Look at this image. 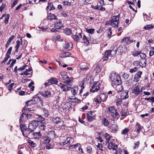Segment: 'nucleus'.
Segmentation results:
<instances>
[{
	"instance_id": "f257e3e1",
	"label": "nucleus",
	"mask_w": 154,
	"mask_h": 154,
	"mask_svg": "<svg viewBox=\"0 0 154 154\" xmlns=\"http://www.w3.org/2000/svg\"><path fill=\"white\" fill-rule=\"evenodd\" d=\"M109 77L111 80L113 82L111 84L113 87H114L115 85H119L122 83L120 77L116 72H111Z\"/></svg>"
},
{
	"instance_id": "f03ea898",
	"label": "nucleus",
	"mask_w": 154,
	"mask_h": 154,
	"mask_svg": "<svg viewBox=\"0 0 154 154\" xmlns=\"http://www.w3.org/2000/svg\"><path fill=\"white\" fill-rule=\"evenodd\" d=\"M36 118L39 120L38 127L41 130L45 131L46 128V126L45 123V119L41 115H38L36 116Z\"/></svg>"
},
{
	"instance_id": "7ed1b4c3",
	"label": "nucleus",
	"mask_w": 154,
	"mask_h": 154,
	"mask_svg": "<svg viewBox=\"0 0 154 154\" xmlns=\"http://www.w3.org/2000/svg\"><path fill=\"white\" fill-rule=\"evenodd\" d=\"M20 128L23 135L26 137H27L31 130L28 129L25 125L20 124Z\"/></svg>"
},
{
	"instance_id": "20e7f679",
	"label": "nucleus",
	"mask_w": 154,
	"mask_h": 154,
	"mask_svg": "<svg viewBox=\"0 0 154 154\" xmlns=\"http://www.w3.org/2000/svg\"><path fill=\"white\" fill-rule=\"evenodd\" d=\"M20 128L23 135L26 137H27L31 130L28 129L25 125L20 124Z\"/></svg>"
},
{
	"instance_id": "39448f33",
	"label": "nucleus",
	"mask_w": 154,
	"mask_h": 154,
	"mask_svg": "<svg viewBox=\"0 0 154 154\" xmlns=\"http://www.w3.org/2000/svg\"><path fill=\"white\" fill-rule=\"evenodd\" d=\"M108 110L109 112L111 113L112 116L114 118H117L119 115V114L118 113L117 110L115 108L114 106H110L108 108Z\"/></svg>"
},
{
	"instance_id": "423d86ee",
	"label": "nucleus",
	"mask_w": 154,
	"mask_h": 154,
	"mask_svg": "<svg viewBox=\"0 0 154 154\" xmlns=\"http://www.w3.org/2000/svg\"><path fill=\"white\" fill-rule=\"evenodd\" d=\"M141 92H142V90L141 89L140 90L139 84L137 83H136L133 86L132 93H134L137 96Z\"/></svg>"
},
{
	"instance_id": "0eeeda50",
	"label": "nucleus",
	"mask_w": 154,
	"mask_h": 154,
	"mask_svg": "<svg viewBox=\"0 0 154 154\" xmlns=\"http://www.w3.org/2000/svg\"><path fill=\"white\" fill-rule=\"evenodd\" d=\"M120 15L119 14L117 16H113L112 18V20L111 21V25L112 26V27L115 28H117L118 27V26L117 25L114 24L113 23L114 22H115L116 23H119V18L120 17Z\"/></svg>"
},
{
	"instance_id": "6e6552de",
	"label": "nucleus",
	"mask_w": 154,
	"mask_h": 154,
	"mask_svg": "<svg viewBox=\"0 0 154 154\" xmlns=\"http://www.w3.org/2000/svg\"><path fill=\"white\" fill-rule=\"evenodd\" d=\"M72 85L71 84H63L62 83H60L59 85V86L63 90V91H67L70 89L71 86Z\"/></svg>"
},
{
	"instance_id": "1a4fd4ad",
	"label": "nucleus",
	"mask_w": 154,
	"mask_h": 154,
	"mask_svg": "<svg viewBox=\"0 0 154 154\" xmlns=\"http://www.w3.org/2000/svg\"><path fill=\"white\" fill-rule=\"evenodd\" d=\"M95 114L92 111H88L87 113V118L88 121H91L95 119Z\"/></svg>"
},
{
	"instance_id": "9d476101",
	"label": "nucleus",
	"mask_w": 154,
	"mask_h": 154,
	"mask_svg": "<svg viewBox=\"0 0 154 154\" xmlns=\"http://www.w3.org/2000/svg\"><path fill=\"white\" fill-rule=\"evenodd\" d=\"M50 139L48 136H43L41 139L40 142L41 145L42 146H43L44 145L49 143L50 141Z\"/></svg>"
},
{
	"instance_id": "9b49d317",
	"label": "nucleus",
	"mask_w": 154,
	"mask_h": 154,
	"mask_svg": "<svg viewBox=\"0 0 154 154\" xmlns=\"http://www.w3.org/2000/svg\"><path fill=\"white\" fill-rule=\"evenodd\" d=\"M53 120L54 123L59 127L62 126L63 125V121L62 120L58 117L54 118Z\"/></svg>"
},
{
	"instance_id": "f8f14e48",
	"label": "nucleus",
	"mask_w": 154,
	"mask_h": 154,
	"mask_svg": "<svg viewBox=\"0 0 154 154\" xmlns=\"http://www.w3.org/2000/svg\"><path fill=\"white\" fill-rule=\"evenodd\" d=\"M113 50H108L106 51L105 53L104 56L102 58L103 61L107 60L109 57L111 55L112 52H113Z\"/></svg>"
},
{
	"instance_id": "ddd939ff",
	"label": "nucleus",
	"mask_w": 154,
	"mask_h": 154,
	"mask_svg": "<svg viewBox=\"0 0 154 154\" xmlns=\"http://www.w3.org/2000/svg\"><path fill=\"white\" fill-rule=\"evenodd\" d=\"M143 73L141 71L137 72L134 75V81L135 82H138L139 81V79L141 77V75Z\"/></svg>"
},
{
	"instance_id": "4468645a",
	"label": "nucleus",
	"mask_w": 154,
	"mask_h": 154,
	"mask_svg": "<svg viewBox=\"0 0 154 154\" xmlns=\"http://www.w3.org/2000/svg\"><path fill=\"white\" fill-rule=\"evenodd\" d=\"M82 33H80L78 35H72L71 36L72 38L74 41L78 42L82 38Z\"/></svg>"
},
{
	"instance_id": "2eb2a0df",
	"label": "nucleus",
	"mask_w": 154,
	"mask_h": 154,
	"mask_svg": "<svg viewBox=\"0 0 154 154\" xmlns=\"http://www.w3.org/2000/svg\"><path fill=\"white\" fill-rule=\"evenodd\" d=\"M73 44L72 42H65L63 45V48L66 50H70L73 47Z\"/></svg>"
},
{
	"instance_id": "dca6fc26",
	"label": "nucleus",
	"mask_w": 154,
	"mask_h": 154,
	"mask_svg": "<svg viewBox=\"0 0 154 154\" xmlns=\"http://www.w3.org/2000/svg\"><path fill=\"white\" fill-rule=\"evenodd\" d=\"M73 78L72 77H70L68 75L67 77L65 78L63 80V82L64 84H71V83L73 82Z\"/></svg>"
},
{
	"instance_id": "f3484780",
	"label": "nucleus",
	"mask_w": 154,
	"mask_h": 154,
	"mask_svg": "<svg viewBox=\"0 0 154 154\" xmlns=\"http://www.w3.org/2000/svg\"><path fill=\"white\" fill-rule=\"evenodd\" d=\"M79 66L81 70L82 71L87 70L89 69L87 64L84 62L81 63Z\"/></svg>"
},
{
	"instance_id": "a211bd4d",
	"label": "nucleus",
	"mask_w": 154,
	"mask_h": 154,
	"mask_svg": "<svg viewBox=\"0 0 154 154\" xmlns=\"http://www.w3.org/2000/svg\"><path fill=\"white\" fill-rule=\"evenodd\" d=\"M41 94L44 97H50L51 94L50 91H45L41 92Z\"/></svg>"
},
{
	"instance_id": "6ab92c4d",
	"label": "nucleus",
	"mask_w": 154,
	"mask_h": 154,
	"mask_svg": "<svg viewBox=\"0 0 154 154\" xmlns=\"http://www.w3.org/2000/svg\"><path fill=\"white\" fill-rule=\"evenodd\" d=\"M71 91L72 94L74 95H75L78 93L79 88L77 86L74 87L73 88L71 87Z\"/></svg>"
},
{
	"instance_id": "aec40b11",
	"label": "nucleus",
	"mask_w": 154,
	"mask_h": 154,
	"mask_svg": "<svg viewBox=\"0 0 154 154\" xmlns=\"http://www.w3.org/2000/svg\"><path fill=\"white\" fill-rule=\"evenodd\" d=\"M27 116L26 113L24 112L23 113L20 117V123H21L23 122V121L27 119Z\"/></svg>"
},
{
	"instance_id": "412c9836",
	"label": "nucleus",
	"mask_w": 154,
	"mask_h": 154,
	"mask_svg": "<svg viewBox=\"0 0 154 154\" xmlns=\"http://www.w3.org/2000/svg\"><path fill=\"white\" fill-rule=\"evenodd\" d=\"M56 136V134H55V131H51L49 132L48 136L51 140V139H53L54 138H55Z\"/></svg>"
},
{
	"instance_id": "4be33fe9",
	"label": "nucleus",
	"mask_w": 154,
	"mask_h": 154,
	"mask_svg": "<svg viewBox=\"0 0 154 154\" xmlns=\"http://www.w3.org/2000/svg\"><path fill=\"white\" fill-rule=\"evenodd\" d=\"M123 47L122 45H119L118 48H117V49H116L115 50L113 51H114L115 54H116L117 52L118 53V54L124 52L123 50Z\"/></svg>"
},
{
	"instance_id": "5701e85b",
	"label": "nucleus",
	"mask_w": 154,
	"mask_h": 154,
	"mask_svg": "<svg viewBox=\"0 0 154 154\" xmlns=\"http://www.w3.org/2000/svg\"><path fill=\"white\" fill-rule=\"evenodd\" d=\"M83 42L86 46H88L90 44L88 38L85 35H84L83 37Z\"/></svg>"
},
{
	"instance_id": "b1692460",
	"label": "nucleus",
	"mask_w": 154,
	"mask_h": 154,
	"mask_svg": "<svg viewBox=\"0 0 154 154\" xmlns=\"http://www.w3.org/2000/svg\"><path fill=\"white\" fill-rule=\"evenodd\" d=\"M63 27V26L62 21H60L59 22H57L55 25V28L56 29H61Z\"/></svg>"
},
{
	"instance_id": "393cba45",
	"label": "nucleus",
	"mask_w": 154,
	"mask_h": 154,
	"mask_svg": "<svg viewBox=\"0 0 154 154\" xmlns=\"http://www.w3.org/2000/svg\"><path fill=\"white\" fill-rule=\"evenodd\" d=\"M48 18L49 20H53V19H57V17L54 14H51V13H49L48 15Z\"/></svg>"
},
{
	"instance_id": "a878e982",
	"label": "nucleus",
	"mask_w": 154,
	"mask_h": 154,
	"mask_svg": "<svg viewBox=\"0 0 154 154\" xmlns=\"http://www.w3.org/2000/svg\"><path fill=\"white\" fill-rule=\"evenodd\" d=\"M48 82H50L51 84H54L56 85L58 82L57 79L54 78H51L50 79L48 80Z\"/></svg>"
},
{
	"instance_id": "bb28decb",
	"label": "nucleus",
	"mask_w": 154,
	"mask_h": 154,
	"mask_svg": "<svg viewBox=\"0 0 154 154\" xmlns=\"http://www.w3.org/2000/svg\"><path fill=\"white\" fill-rule=\"evenodd\" d=\"M34 138L36 139H39L41 137V134L40 132H34L33 134Z\"/></svg>"
},
{
	"instance_id": "cd10ccee",
	"label": "nucleus",
	"mask_w": 154,
	"mask_h": 154,
	"mask_svg": "<svg viewBox=\"0 0 154 154\" xmlns=\"http://www.w3.org/2000/svg\"><path fill=\"white\" fill-rule=\"evenodd\" d=\"M38 122H39V120H35L32 121L30 123L32 125H33L34 127V128H36V127H38Z\"/></svg>"
},
{
	"instance_id": "c85d7f7f",
	"label": "nucleus",
	"mask_w": 154,
	"mask_h": 154,
	"mask_svg": "<svg viewBox=\"0 0 154 154\" xmlns=\"http://www.w3.org/2000/svg\"><path fill=\"white\" fill-rule=\"evenodd\" d=\"M42 109L44 113V116L45 117H48L50 115V113L45 108H42Z\"/></svg>"
},
{
	"instance_id": "c756f323",
	"label": "nucleus",
	"mask_w": 154,
	"mask_h": 154,
	"mask_svg": "<svg viewBox=\"0 0 154 154\" xmlns=\"http://www.w3.org/2000/svg\"><path fill=\"white\" fill-rule=\"evenodd\" d=\"M101 70V65L99 64H97L96 65V68L95 71L97 73H99L100 72Z\"/></svg>"
},
{
	"instance_id": "7c9ffc66",
	"label": "nucleus",
	"mask_w": 154,
	"mask_h": 154,
	"mask_svg": "<svg viewBox=\"0 0 154 154\" xmlns=\"http://www.w3.org/2000/svg\"><path fill=\"white\" fill-rule=\"evenodd\" d=\"M15 37L14 35H12L11 37L9 38V39L8 40L6 44L5 45V47L7 48L10 44V43L14 39Z\"/></svg>"
},
{
	"instance_id": "2f4dec72",
	"label": "nucleus",
	"mask_w": 154,
	"mask_h": 154,
	"mask_svg": "<svg viewBox=\"0 0 154 154\" xmlns=\"http://www.w3.org/2000/svg\"><path fill=\"white\" fill-rule=\"evenodd\" d=\"M32 100L33 102V104H34L38 103L41 100V98L38 97H33Z\"/></svg>"
},
{
	"instance_id": "473e14b6",
	"label": "nucleus",
	"mask_w": 154,
	"mask_h": 154,
	"mask_svg": "<svg viewBox=\"0 0 154 154\" xmlns=\"http://www.w3.org/2000/svg\"><path fill=\"white\" fill-rule=\"evenodd\" d=\"M112 131L114 133H116L118 130V126L116 124H113L112 126Z\"/></svg>"
},
{
	"instance_id": "72a5a7b5",
	"label": "nucleus",
	"mask_w": 154,
	"mask_h": 154,
	"mask_svg": "<svg viewBox=\"0 0 154 154\" xmlns=\"http://www.w3.org/2000/svg\"><path fill=\"white\" fill-rule=\"evenodd\" d=\"M107 97V95L104 93L102 94L100 96V99L103 102L106 100Z\"/></svg>"
},
{
	"instance_id": "f704fd0d",
	"label": "nucleus",
	"mask_w": 154,
	"mask_h": 154,
	"mask_svg": "<svg viewBox=\"0 0 154 154\" xmlns=\"http://www.w3.org/2000/svg\"><path fill=\"white\" fill-rule=\"evenodd\" d=\"M64 32L66 35H70L72 33L71 30L69 28L64 29Z\"/></svg>"
},
{
	"instance_id": "c9c22d12",
	"label": "nucleus",
	"mask_w": 154,
	"mask_h": 154,
	"mask_svg": "<svg viewBox=\"0 0 154 154\" xmlns=\"http://www.w3.org/2000/svg\"><path fill=\"white\" fill-rule=\"evenodd\" d=\"M128 112L127 109L122 108L121 112V114L122 116H125Z\"/></svg>"
},
{
	"instance_id": "e433bc0d",
	"label": "nucleus",
	"mask_w": 154,
	"mask_h": 154,
	"mask_svg": "<svg viewBox=\"0 0 154 154\" xmlns=\"http://www.w3.org/2000/svg\"><path fill=\"white\" fill-rule=\"evenodd\" d=\"M102 123L105 126H108L109 125V122L107 119L104 118L102 121Z\"/></svg>"
},
{
	"instance_id": "4c0bfd02",
	"label": "nucleus",
	"mask_w": 154,
	"mask_h": 154,
	"mask_svg": "<svg viewBox=\"0 0 154 154\" xmlns=\"http://www.w3.org/2000/svg\"><path fill=\"white\" fill-rule=\"evenodd\" d=\"M60 74L63 80L65 78L67 77V76H68L67 75V72L65 71L61 72L60 73Z\"/></svg>"
},
{
	"instance_id": "58836bf2",
	"label": "nucleus",
	"mask_w": 154,
	"mask_h": 154,
	"mask_svg": "<svg viewBox=\"0 0 154 154\" xmlns=\"http://www.w3.org/2000/svg\"><path fill=\"white\" fill-rule=\"evenodd\" d=\"M141 126L140 124L138 122H136L135 125V127L137 128V132L138 133L140 132V131L141 129Z\"/></svg>"
},
{
	"instance_id": "ea45409f",
	"label": "nucleus",
	"mask_w": 154,
	"mask_h": 154,
	"mask_svg": "<svg viewBox=\"0 0 154 154\" xmlns=\"http://www.w3.org/2000/svg\"><path fill=\"white\" fill-rule=\"evenodd\" d=\"M20 44V41L19 40H17L16 41V45L15 46L16 52H17L18 49H19Z\"/></svg>"
},
{
	"instance_id": "a19ab883",
	"label": "nucleus",
	"mask_w": 154,
	"mask_h": 154,
	"mask_svg": "<svg viewBox=\"0 0 154 154\" xmlns=\"http://www.w3.org/2000/svg\"><path fill=\"white\" fill-rule=\"evenodd\" d=\"M16 84L14 83H11V84L9 86H8V90L10 91V92H11V89L13 87L14 88L16 87Z\"/></svg>"
},
{
	"instance_id": "79ce46f5",
	"label": "nucleus",
	"mask_w": 154,
	"mask_h": 154,
	"mask_svg": "<svg viewBox=\"0 0 154 154\" xmlns=\"http://www.w3.org/2000/svg\"><path fill=\"white\" fill-rule=\"evenodd\" d=\"M33 101H32V100H28L26 102L25 106H28L33 105H35L33 104Z\"/></svg>"
},
{
	"instance_id": "37998d69",
	"label": "nucleus",
	"mask_w": 154,
	"mask_h": 154,
	"mask_svg": "<svg viewBox=\"0 0 154 154\" xmlns=\"http://www.w3.org/2000/svg\"><path fill=\"white\" fill-rule=\"evenodd\" d=\"M86 31L88 33L93 34L94 33L95 29H94L86 28Z\"/></svg>"
},
{
	"instance_id": "c03bdc74",
	"label": "nucleus",
	"mask_w": 154,
	"mask_h": 154,
	"mask_svg": "<svg viewBox=\"0 0 154 154\" xmlns=\"http://www.w3.org/2000/svg\"><path fill=\"white\" fill-rule=\"evenodd\" d=\"M154 26L151 24L147 25L143 27V29L145 30H149L153 29Z\"/></svg>"
},
{
	"instance_id": "a18cd8bd",
	"label": "nucleus",
	"mask_w": 154,
	"mask_h": 154,
	"mask_svg": "<svg viewBox=\"0 0 154 154\" xmlns=\"http://www.w3.org/2000/svg\"><path fill=\"white\" fill-rule=\"evenodd\" d=\"M92 147L91 146H88L86 148V152L90 154L92 152Z\"/></svg>"
},
{
	"instance_id": "49530a36",
	"label": "nucleus",
	"mask_w": 154,
	"mask_h": 154,
	"mask_svg": "<svg viewBox=\"0 0 154 154\" xmlns=\"http://www.w3.org/2000/svg\"><path fill=\"white\" fill-rule=\"evenodd\" d=\"M52 146L49 143H48L44 145V146H43L44 149H49L52 148L51 147Z\"/></svg>"
},
{
	"instance_id": "de8ad7c7",
	"label": "nucleus",
	"mask_w": 154,
	"mask_h": 154,
	"mask_svg": "<svg viewBox=\"0 0 154 154\" xmlns=\"http://www.w3.org/2000/svg\"><path fill=\"white\" fill-rule=\"evenodd\" d=\"M141 52V51H133L132 52V55H133L134 57H136L138 55L140 54Z\"/></svg>"
},
{
	"instance_id": "09e8293b",
	"label": "nucleus",
	"mask_w": 154,
	"mask_h": 154,
	"mask_svg": "<svg viewBox=\"0 0 154 154\" xmlns=\"http://www.w3.org/2000/svg\"><path fill=\"white\" fill-rule=\"evenodd\" d=\"M28 142L32 147H34L36 146V144L30 140H29Z\"/></svg>"
},
{
	"instance_id": "8fccbe9b",
	"label": "nucleus",
	"mask_w": 154,
	"mask_h": 154,
	"mask_svg": "<svg viewBox=\"0 0 154 154\" xmlns=\"http://www.w3.org/2000/svg\"><path fill=\"white\" fill-rule=\"evenodd\" d=\"M122 102V98H118L116 102V105L117 106H119L121 105Z\"/></svg>"
},
{
	"instance_id": "3c124183",
	"label": "nucleus",
	"mask_w": 154,
	"mask_h": 154,
	"mask_svg": "<svg viewBox=\"0 0 154 154\" xmlns=\"http://www.w3.org/2000/svg\"><path fill=\"white\" fill-rule=\"evenodd\" d=\"M6 17L5 18V24H8V20L9 19L10 15L9 14H7L6 15H5Z\"/></svg>"
},
{
	"instance_id": "603ef678",
	"label": "nucleus",
	"mask_w": 154,
	"mask_h": 154,
	"mask_svg": "<svg viewBox=\"0 0 154 154\" xmlns=\"http://www.w3.org/2000/svg\"><path fill=\"white\" fill-rule=\"evenodd\" d=\"M129 131L128 129L125 128L124 129L122 130L121 131V134H125L127 133Z\"/></svg>"
},
{
	"instance_id": "864d4df0",
	"label": "nucleus",
	"mask_w": 154,
	"mask_h": 154,
	"mask_svg": "<svg viewBox=\"0 0 154 154\" xmlns=\"http://www.w3.org/2000/svg\"><path fill=\"white\" fill-rule=\"evenodd\" d=\"M34 133V131H31L30 132L29 135H28L27 137L29 139H32L34 138L33 134Z\"/></svg>"
},
{
	"instance_id": "5fc2aeb1",
	"label": "nucleus",
	"mask_w": 154,
	"mask_h": 154,
	"mask_svg": "<svg viewBox=\"0 0 154 154\" xmlns=\"http://www.w3.org/2000/svg\"><path fill=\"white\" fill-rule=\"evenodd\" d=\"M116 150V152L115 154H121L122 152V150L120 148H117Z\"/></svg>"
},
{
	"instance_id": "6e6d98bb",
	"label": "nucleus",
	"mask_w": 154,
	"mask_h": 154,
	"mask_svg": "<svg viewBox=\"0 0 154 154\" xmlns=\"http://www.w3.org/2000/svg\"><path fill=\"white\" fill-rule=\"evenodd\" d=\"M6 7V5L5 4L2 3V6L0 7V11L2 12Z\"/></svg>"
},
{
	"instance_id": "4d7b16f0",
	"label": "nucleus",
	"mask_w": 154,
	"mask_h": 154,
	"mask_svg": "<svg viewBox=\"0 0 154 154\" xmlns=\"http://www.w3.org/2000/svg\"><path fill=\"white\" fill-rule=\"evenodd\" d=\"M34 128V127L33 126V125H32L30 123L29 125L28 128L32 131H34V130L36 129V128Z\"/></svg>"
},
{
	"instance_id": "13d9d810",
	"label": "nucleus",
	"mask_w": 154,
	"mask_h": 154,
	"mask_svg": "<svg viewBox=\"0 0 154 154\" xmlns=\"http://www.w3.org/2000/svg\"><path fill=\"white\" fill-rule=\"evenodd\" d=\"M133 65L134 66H137L139 65L140 66H141V65L140 64V62H139L138 61H135L133 63Z\"/></svg>"
},
{
	"instance_id": "bf43d9fd",
	"label": "nucleus",
	"mask_w": 154,
	"mask_h": 154,
	"mask_svg": "<svg viewBox=\"0 0 154 154\" xmlns=\"http://www.w3.org/2000/svg\"><path fill=\"white\" fill-rule=\"evenodd\" d=\"M129 74L125 73L122 76L125 79H127L129 77Z\"/></svg>"
},
{
	"instance_id": "052dcab7",
	"label": "nucleus",
	"mask_w": 154,
	"mask_h": 154,
	"mask_svg": "<svg viewBox=\"0 0 154 154\" xmlns=\"http://www.w3.org/2000/svg\"><path fill=\"white\" fill-rule=\"evenodd\" d=\"M85 84V82L84 80L82 81L79 84V86L80 87H81L82 88H84L85 86L84 85Z\"/></svg>"
},
{
	"instance_id": "680f3d73",
	"label": "nucleus",
	"mask_w": 154,
	"mask_h": 154,
	"mask_svg": "<svg viewBox=\"0 0 154 154\" xmlns=\"http://www.w3.org/2000/svg\"><path fill=\"white\" fill-rule=\"evenodd\" d=\"M137 69L136 67H135L133 69H131L130 70L129 72L131 73H133L136 72Z\"/></svg>"
},
{
	"instance_id": "e2e57ef3",
	"label": "nucleus",
	"mask_w": 154,
	"mask_h": 154,
	"mask_svg": "<svg viewBox=\"0 0 154 154\" xmlns=\"http://www.w3.org/2000/svg\"><path fill=\"white\" fill-rule=\"evenodd\" d=\"M118 145L116 144V145L114 143L112 142V146L111 149H113V150H116V149L118 148Z\"/></svg>"
},
{
	"instance_id": "0e129e2a",
	"label": "nucleus",
	"mask_w": 154,
	"mask_h": 154,
	"mask_svg": "<svg viewBox=\"0 0 154 154\" xmlns=\"http://www.w3.org/2000/svg\"><path fill=\"white\" fill-rule=\"evenodd\" d=\"M63 3L65 5L71 6V2H69L68 1H63Z\"/></svg>"
},
{
	"instance_id": "69168bd1",
	"label": "nucleus",
	"mask_w": 154,
	"mask_h": 154,
	"mask_svg": "<svg viewBox=\"0 0 154 154\" xmlns=\"http://www.w3.org/2000/svg\"><path fill=\"white\" fill-rule=\"evenodd\" d=\"M140 56L141 59L144 60L146 57V55L144 54L140 53Z\"/></svg>"
},
{
	"instance_id": "338daca9",
	"label": "nucleus",
	"mask_w": 154,
	"mask_h": 154,
	"mask_svg": "<svg viewBox=\"0 0 154 154\" xmlns=\"http://www.w3.org/2000/svg\"><path fill=\"white\" fill-rule=\"evenodd\" d=\"M104 136L106 138V140H108L109 141L110 139V137L109 134L107 133H106L105 134Z\"/></svg>"
},
{
	"instance_id": "774afa93",
	"label": "nucleus",
	"mask_w": 154,
	"mask_h": 154,
	"mask_svg": "<svg viewBox=\"0 0 154 154\" xmlns=\"http://www.w3.org/2000/svg\"><path fill=\"white\" fill-rule=\"evenodd\" d=\"M149 54L150 57H151L154 55V50L153 49H152L150 51Z\"/></svg>"
}]
</instances>
